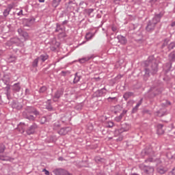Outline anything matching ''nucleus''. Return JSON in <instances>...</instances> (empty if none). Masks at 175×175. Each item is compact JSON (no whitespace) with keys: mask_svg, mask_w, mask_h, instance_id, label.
Wrapping results in <instances>:
<instances>
[{"mask_svg":"<svg viewBox=\"0 0 175 175\" xmlns=\"http://www.w3.org/2000/svg\"><path fill=\"white\" fill-rule=\"evenodd\" d=\"M107 128H113V126H114V122L112 121H108L107 122Z\"/></svg>","mask_w":175,"mask_h":175,"instance_id":"41","label":"nucleus"},{"mask_svg":"<svg viewBox=\"0 0 175 175\" xmlns=\"http://www.w3.org/2000/svg\"><path fill=\"white\" fill-rule=\"evenodd\" d=\"M133 2H135V3H137L140 2V0H133Z\"/></svg>","mask_w":175,"mask_h":175,"instance_id":"54","label":"nucleus"},{"mask_svg":"<svg viewBox=\"0 0 175 175\" xmlns=\"http://www.w3.org/2000/svg\"><path fill=\"white\" fill-rule=\"evenodd\" d=\"M143 103V98H141L140 100L137 103L136 106L133 108L132 113H135L139 109V107Z\"/></svg>","mask_w":175,"mask_h":175,"instance_id":"18","label":"nucleus"},{"mask_svg":"<svg viewBox=\"0 0 175 175\" xmlns=\"http://www.w3.org/2000/svg\"><path fill=\"white\" fill-rule=\"evenodd\" d=\"M3 83L6 84V85H9L10 83V77L8 75H5L2 79Z\"/></svg>","mask_w":175,"mask_h":175,"instance_id":"20","label":"nucleus"},{"mask_svg":"<svg viewBox=\"0 0 175 175\" xmlns=\"http://www.w3.org/2000/svg\"><path fill=\"white\" fill-rule=\"evenodd\" d=\"M94 12V9L90 8L89 10H88V14H91V13Z\"/></svg>","mask_w":175,"mask_h":175,"instance_id":"48","label":"nucleus"},{"mask_svg":"<svg viewBox=\"0 0 175 175\" xmlns=\"http://www.w3.org/2000/svg\"><path fill=\"white\" fill-rule=\"evenodd\" d=\"M6 150V146L3 144H0V154H3Z\"/></svg>","mask_w":175,"mask_h":175,"instance_id":"37","label":"nucleus"},{"mask_svg":"<svg viewBox=\"0 0 175 175\" xmlns=\"http://www.w3.org/2000/svg\"><path fill=\"white\" fill-rule=\"evenodd\" d=\"M92 58H94V55H88L85 57H83L81 59H79V62H80V64H84V63L90 61V59H92Z\"/></svg>","mask_w":175,"mask_h":175,"instance_id":"9","label":"nucleus"},{"mask_svg":"<svg viewBox=\"0 0 175 175\" xmlns=\"http://www.w3.org/2000/svg\"><path fill=\"white\" fill-rule=\"evenodd\" d=\"M22 114L24 118H26L29 121H35L36 117H38V116H40L39 111L36 110L33 107H26ZM31 114H34L36 117Z\"/></svg>","mask_w":175,"mask_h":175,"instance_id":"1","label":"nucleus"},{"mask_svg":"<svg viewBox=\"0 0 175 175\" xmlns=\"http://www.w3.org/2000/svg\"><path fill=\"white\" fill-rule=\"evenodd\" d=\"M60 96H62V91L57 90L53 96V100L56 102L55 99H59Z\"/></svg>","mask_w":175,"mask_h":175,"instance_id":"19","label":"nucleus"},{"mask_svg":"<svg viewBox=\"0 0 175 175\" xmlns=\"http://www.w3.org/2000/svg\"><path fill=\"white\" fill-rule=\"evenodd\" d=\"M42 172L45 173L46 175H50V172L46 169H44Z\"/></svg>","mask_w":175,"mask_h":175,"instance_id":"45","label":"nucleus"},{"mask_svg":"<svg viewBox=\"0 0 175 175\" xmlns=\"http://www.w3.org/2000/svg\"><path fill=\"white\" fill-rule=\"evenodd\" d=\"M18 16H23V10H21L19 12L17 13Z\"/></svg>","mask_w":175,"mask_h":175,"instance_id":"49","label":"nucleus"},{"mask_svg":"<svg viewBox=\"0 0 175 175\" xmlns=\"http://www.w3.org/2000/svg\"><path fill=\"white\" fill-rule=\"evenodd\" d=\"M131 126L129 124L125 123L122 125L121 129L119 130V132L120 133H122V132H128V130L130 129Z\"/></svg>","mask_w":175,"mask_h":175,"instance_id":"12","label":"nucleus"},{"mask_svg":"<svg viewBox=\"0 0 175 175\" xmlns=\"http://www.w3.org/2000/svg\"><path fill=\"white\" fill-rule=\"evenodd\" d=\"M145 66H150L151 73L155 75L158 72V64L154 56H150L145 62Z\"/></svg>","mask_w":175,"mask_h":175,"instance_id":"3","label":"nucleus"},{"mask_svg":"<svg viewBox=\"0 0 175 175\" xmlns=\"http://www.w3.org/2000/svg\"><path fill=\"white\" fill-rule=\"evenodd\" d=\"M38 58V59H40L42 62H44V61H46V59H49V55H47L46 53L42 54Z\"/></svg>","mask_w":175,"mask_h":175,"instance_id":"26","label":"nucleus"},{"mask_svg":"<svg viewBox=\"0 0 175 175\" xmlns=\"http://www.w3.org/2000/svg\"><path fill=\"white\" fill-rule=\"evenodd\" d=\"M59 161H64V159H62V157H59Z\"/></svg>","mask_w":175,"mask_h":175,"instance_id":"60","label":"nucleus"},{"mask_svg":"<svg viewBox=\"0 0 175 175\" xmlns=\"http://www.w3.org/2000/svg\"><path fill=\"white\" fill-rule=\"evenodd\" d=\"M152 148L150 145H146L144 149L142 151V154H151Z\"/></svg>","mask_w":175,"mask_h":175,"instance_id":"10","label":"nucleus"},{"mask_svg":"<svg viewBox=\"0 0 175 175\" xmlns=\"http://www.w3.org/2000/svg\"><path fill=\"white\" fill-rule=\"evenodd\" d=\"M59 128H61V123H59V122H55L53 124V129L54 131H57V129H59Z\"/></svg>","mask_w":175,"mask_h":175,"instance_id":"33","label":"nucleus"},{"mask_svg":"<svg viewBox=\"0 0 175 175\" xmlns=\"http://www.w3.org/2000/svg\"><path fill=\"white\" fill-rule=\"evenodd\" d=\"M12 9H13V6L8 5V7L5 10H4V11L3 12L4 17H8V16H9Z\"/></svg>","mask_w":175,"mask_h":175,"instance_id":"16","label":"nucleus"},{"mask_svg":"<svg viewBox=\"0 0 175 175\" xmlns=\"http://www.w3.org/2000/svg\"><path fill=\"white\" fill-rule=\"evenodd\" d=\"M25 95H29V89L25 90Z\"/></svg>","mask_w":175,"mask_h":175,"instance_id":"52","label":"nucleus"},{"mask_svg":"<svg viewBox=\"0 0 175 175\" xmlns=\"http://www.w3.org/2000/svg\"><path fill=\"white\" fill-rule=\"evenodd\" d=\"M62 73L64 76L66 75V71H62Z\"/></svg>","mask_w":175,"mask_h":175,"instance_id":"56","label":"nucleus"},{"mask_svg":"<svg viewBox=\"0 0 175 175\" xmlns=\"http://www.w3.org/2000/svg\"><path fill=\"white\" fill-rule=\"evenodd\" d=\"M24 125H25V124L21 122V123L18 124V128H21V126H24Z\"/></svg>","mask_w":175,"mask_h":175,"instance_id":"53","label":"nucleus"},{"mask_svg":"<svg viewBox=\"0 0 175 175\" xmlns=\"http://www.w3.org/2000/svg\"><path fill=\"white\" fill-rule=\"evenodd\" d=\"M10 59H11L10 60V62H14V61H16V57L11 56Z\"/></svg>","mask_w":175,"mask_h":175,"instance_id":"46","label":"nucleus"},{"mask_svg":"<svg viewBox=\"0 0 175 175\" xmlns=\"http://www.w3.org/2000/svg\"><path fill=\"white\" fill-rule=\"evenodd\" d=\"M0 160L1 161H9V159H8V157H4L3 155H0Z\"/></svg>","mask_w":175,"mask_h":175,"instance_id":"43","label":"nucleus"},{"mask_svg":"<svg viewBox=\"0 0 175 175\" xmlns=\"http://www.w3.org/2000/svg\"><path fill=\"white\" fill-rule=\"evenodd\" d=\"M38 64H39V58L35 59L32 63L33 68H38Z\"/></svg>","mask_w":175,"mask_h":175,"instance_id":"35","label":"nucleus"},{"mask_svg":"<svg viewBox=\"0 0 175 175\" xmlns=\"http://www.w3.org/2000/svg\"><path fill=\"white\" fill-rule=\"evenodd\" d=\"M62 31H64V29L61 27L59 23H56V29L55 32H62Z\"/></svg>","mask_w":175,"mask_h":175,"instance_id":"32","label":"nucleus"},{"mask_svg":"<svg viewBox=\"0 0 175 175\" xmlns=\"http://www.w3.org/2000/svg\"><path fill=\"white\" fill-rule=\"evenodd\" d=\"M168 59H169L170 62H174V61H175V51L171 52L168 55Z\"/></svg>","mask_w":175,"mask_h":175,"instance_id":"22","label":"nucleus"},{"mask_svg":"<svg viewBox=\"0 0 175 175\" xmlns=\"http://www.w3.org/2000/svg\"><path fill=\"white\" fill-rule=\"evenodd\" d=\"M116 38L118 40V42L120 43L121 44H126L128 42V40H126V38L121 35L118 36Z\"/></svg>","mask_w":175,"mask_h":175,"instance_id":"8","label":"nucleus"},{"mask_svg":"<svg viewBox=\"0 0 175 175\" xmlns=\"http://www.w3.org/2000/svg\"><path fill=\"white\" fill-rule=\"evenodd\" d=\"M171 27H175V21L172 23Z\"/></svg>","mask_w":175,"mask_h":175,"instance_id":"55","label":"nucleus"},{"mask_svg":"<svg viewBox=\"0 0 175 175\" xmlns=\"http://www.w3.org/2000/svg\"><path fill=\"white\" fill-rule=\"evenodd\" d=\"M0 55H2V51L0 50Z\"/></svg>","mask_w":175,"mask_h":175,"instance_id":"62","label":"nucleus"},{"mask_svg":"<svg viewBox=\"0 0 175 175\" xmlns=\"http://www.w3.org/2000/svg\"><path fill=\"white\" fill-rule=\"evenodd\" d=\"M35 23V19L28 18L23 21V27H32Z\"/></svg>","mask_w":175,"mask_h":175,"instance_id":"5","label":"nucleus"},{"mask_svg":"<svg viewBox=\"0 0 175 175\" xmlns=\"http://www.w3.org/2000/svg\"><path fill=\"white\" fill-rule=\"evenodd\" d=\"M95 161L97 162V163H99V162H103V159L100 158V157H96L95 158Z\"/></svg>","mask_w":175,"mask_h":175,"instance_id":"44","label":"nucleus"},{"mask_svg":"<svg viewBox=\"0 0 175 175\" xmlns=\"http://www.w3.org/2000/svg\"><path fill=\"white\" fill-rule=\"evenodd\" d=\"M108 102H113V100H116L117 102V97H109L107 98Z\"/></svg>","mask_w":175,"mask_h":175,"instance_id":"42","label":"nucleus"},{"mask_svg":"<svg viewBox=\"0 0 175 175\" xmlns=\"http://www.w3.org/2000/svg\"><path fill=\"white\" fill-rule=\"evenodd\" d=\"M168 50L170 51V50H173V49H175V41L170 42L167 46Z\"/></svg>","mask_w":175,"mask_h":175,"instance_id":"36","label":"nucleus"},{"mask_svg":"<svg viewBox=\"0 0 175 175\" xmlns=\"http://www.w3.org/2000/svg\"><path fill=\"white\" fill-rule=\"evenodd\" d=\"M169 175H175V168L172 170V172L169 174Z\"/></svg>","mask_w":175,"mask_h":175,"instance_id":"50","label":"nucleus"},{"mask_svg":"<svg viewBox=\"0 0 175 175\" xmlns=\"http://www.w3.org/2000/svg\"><path fill=\"white\" fill-rule=\"evenodd\" d=\"M13 108L16 109L17 110H21V109H23V105L18 103H15L13 104Z\"/></svg>","mask_w":175,"mask_h":175,"instance_id":"31","label":"nucleus"},{"mask_svg":"<svg viewBox=\"0 0 175 175\" xmlns=\"http://www.w3.org/2000/svg\"><path fill=\"white\" fill-rule=\"evenodd\" d=\"M144 170L147 174H152L154 173V167H145Z\"/></svg>","mask_w":175,"mask_h":175,"instance_id":"23","label":"nucleus"},{"mask_svg":"<svg viewBox=\"0 0 175 175\" xmlns=\"http://www.w3.org/2000/svg\"><path fill=\"white\" fill-rule=\"evenodd\" d=\"M72 131V129L69 126L68 127H63L60 129L59 131H57V133L60 135L61 136H65V135H68V132H70Z\"/></svg>","mask_w":175,"mask_h":175,"instance_id":"4","label":"nucleus"},{"mask_svg":"<svg viewBox=\"0 0 175 175\" xmlns=\"http://www.w3.org/2000/svg\"><path fill=\"white\" fill-rule=\"evenodd\" d=\"M145 74L144 75V80L146 81V80L148 79V77H150V69L145 68Z\"/></svg>","mask_w":175,"mask_h":175,"instance_id":"25","label":"nucleus"},{"mask_svg":"<svg viewBox=\"0 0 175 175\" xmlns=\"http://www.w3.org/2000/svg\"><path fill=\"white\" fill-rule=\"evenodd\" d=\"M10 43H12V44H18L20 43V39L18 38H12L10 40Z\"/></svg>","mask_w":175,"mask_h":175,"instance_id":"27","label":"nucleus"},{"mask_svg":"<svg viewBox=\"0 0 175 175\" xmlns=\"http://www.w3.org/2000/svg\"><path fill=\"white\" fill-rule=\"evenodd\" d=\"M80 79H81V76L79 75V74L77 72H76L75 74V78L73 80L74 84H77V83H79V81H80Z\"/></svg>","mask_w":175,"mask_h":175,"instance_id":"24","label":"nucleus"},{"mask_svg":"<svg viewBox=\"0 0 175 175\" xmlns=\"http://www.w3.org/2000/svg\"><path fill=\"white\" fill-rule=\"evenodd\" d=\"M38 129V125L36 124H33L29 127V129L27 130V135H33L35 133L36 129Z\"/></svg>","mask_w":175,"mask_h":175,"instance_id":"6","label":"nucleus"},{"mask_svg":"<svg viewBox=\"0 0 175 175\" xmlns=\"http://www.w3.org/2000/svg\"><path fill=\"white\" fill-rule=\"evenodd\" d=\"M113 1H114V2H117V1H120L121 0H113Z\"/></svg>","mask_w":175,"mask_h":175,"instance_id":"63","label":"nucleus"},{"mask_svg":"<svg viewBox=\"0 0 175 175\" xmlns=\"http://www.w3.org/2000/svg\"><path fill=\"white\" fill-rule=\"evenodd\" d=\"M51 120V116H43L42 118H41L40 124H46V122H50Z\"/></svg>","mask_w":175,"mask_h":175,"instance_id":"15","label":"nucleus"},{"mask_svg":"<svg viewBox=\"0 0 175 175\" xmlns=\"http://www.w3.org/2000/svg\"><path fill=\"white\" fill-rule=\"evenodd\" d=\"M21 90V86H20V83H14L12 85V90L14 92H20V90Z\"/></svg>","mask_w":175,"mask_h":175,"instance_id":"17","label":"nucleus"},{"mask_svg":"<svg viewBox=\"0 0 175 175\" xmlns=\"http://www.w3.org/2000/svg\"><path fill=\"white\" fill-rule=\"evenodd\" d=\"M56 46H57V47H59V43L57 42Z\"/></svg>","mask_w":175,"mask_h":175,"instance_id":"61","label":"nucleus"},{"mask_svg":"<svg viewBox=\"0 0 175 175\" xmlns=\"http://www.w3.org/2000/svg\"><path fill=\"white\" fill-rule=\"evenodd\" d=\"M18 33H19L20 36H23V38H24V39H28V33L23 31V29L20 28L18 29Z\"/></svg>","mask_w":175,"mask_h":175,"instance_id":"11","label":"nucleus"},{"mask_svg":"<svg viewBox=\"0 0 175 175\" xmlns=\"http://www.w3.org/2000/svg\"><path fill=\"white\" fill-rule=\"evenodd\" d=\"M157 172L160 173V174H164V173H166V172H167V169L163 167H160L157 168Z\"/></svg>","mask_w":175,"mask_h":175,"instance_id":"30","label":"nucleus"},{"mask_svg":"<svg viewBox=\"0 0 175 175\" xmlns=\"http://www.w3.org/2000/svg\"><path fill=\"white\" fill-rule=\"evenodd\" d=\"M163 14H156L153 18L148 22L147 26L146 27V29L148 32H152L154 29H155V27L157 23L161 21V18H162Z\"/></svg>","mask_w":175,"mask_h":175,"instance_id":"2","label":"nucleus"},{"mask_svg":"<svg viewBox=\"0 0 175 175\" xmlns=\"http://www.w3.org/2000/svg\"><path fill=\"white\" fill-rule=\"evenodd\" d=\"M46 109H47V110H49V111H53V106H51V100H48L46 101Z\"/></svg>","mask_w":175,"mask_h":175,"instance_id":"28","label":"nucleus"},{"mask_svg":"<svg viewBox=\"0 0 175 175\" xmlns=\"http://www.w3.org/2000/svg\"><path fill=\"white\" fill-rule=\"evenodd\" d=\"M159 113H160L159 111H158L157 112V116H159V117H162V116H163V115H159Z\"/></svg>","mask_w":175,"mask_h":175,"instance_id":"57","label":"nucleus"},{"mask_svg":"<svg viewBox=\"0 0 175 175\" xmlns=\"http://www.w3.org/2000/svg\"><path fill=\"white\" fill-rule=\"evenodd\" d=\"M0 100H1V96H0Z\"/></svg>","mask_w":175,"mask_h":175,"instance_id":"64","label":"nucleus"},{"mask_svg":"<svg viewBox=\"0 0 175 175\" xmlns=\"http://www.w3.org/2000/svg\"><path fill=\"white\" fill-rule=\"evenodd\" d=\"M5 91V95L8 98V99H10V85H7V86L4 88Z\"/></svg>","mask_w":175,"mask_h":175,"instance_id":"21","label":"nucleus"},{"mask_svg":"<svg viewBox=\"0 0 175 175\" xmlns=\"http://www.w3.org/2000/svg\"><path fill=\"white\" fill-rule=\"evenodd\" d=\"M122 114H123V116H124V114H126V110H124V111H122Z\"/></svg>","mask_w":175,"mask_h":175,"instance_id":"58","label":"nucleus"},{"mask_svg":"<svg viewBox=\"0 0 175 175\" xmlns=\"http://www.w3.org/2000/svg\"><path fill=\"white\" fill-rule=\"evenodd\" d=\"M157 128L158 135H163L165 133V130H163V124H158Z\"/></svg>","mask_w":175,"mask_h":175,"instance_id":"13","label":"nucleus"},{"mask_svg":"<svg viewBox=\"0 0 175 175\" xmlns=\"http://www.w3.org/2000/svg\"><path fill=\"white\" fill-rule=\"evenodd\" d=\"M93 36H95V33H87L85 38L87 39V40H91V39H92Z\"/></svg>","mask_w":175,"mask_h":175,"instance_id":"34","label":"nucleus"},{"mask_svg":"<svg viewBox=\"0 0 175 175\" xmlns=\"http://www.w3.org/2000/svg\"><path fill=\"white\" fill-rule=\"evenodd\" d=\"M107 90H106V88H103L100 90H98L96 92V96H97V98H99L100 96H105V95H106Z\"/></svg>","mask_w":175,"mask_h":175,"instance_id":"7","label":"nucleus"},{"mask_svg":"<svg viewBox=\"0 0 175 175\" xmlns=\"http://www.w3.org/2000/svg\"><path fill=\"white\" fill-rule=\"evenodd\" d=\"M122 117H124V113H121L119 116L116 117L115 121H116V122H120V121L122 120Z\"/></svg>","mask_w":175,"mask_h":175,"instance_id":"38","label":"nucleus"},{"mask_svg":"<svg viewBox=\"0 0 175 175\" xmlns=\"http://www.w3.org/2000/svg\"><path fill=\"white\" fill-rule=\"evenodd\" d=\"M46 141L47 142V143H53V142L55 141L54 137L53 136L48 137Z\"/></svg>","mask_w":175,"mask_h":175,"instance_id":"40","label":"nucleus"},{"mask_svg":"<svg viewBox=\"0 0 175 175\" xmlns=\"http://www.w3.org/2000/svg\"><path fill=\"white\" fill-rule=\"evenodd\" d=\"M38 1H39V2H40L41 3H44V0H38Z\"/></svg>","mask_w":175,"mask_h":175,"instance_id":"59","label":"nucleus"},{"mask_svg":"<svg viewBox=\"0 0 175 175\" xmlns=\"http://www.w3.org/2000/svg\"><path fill=\"white\" fill-rule=\"evenodd\" d=\"M69 23V21L65 20L64 21L62 22V25H66Z\"/></svg>","mask_w":175,"mask_h":175,"instance_id":"47","label":"nucleus"},{"mask_svg":"<svg viewBox=\"0 0 175 175\" xmlns=\"http://www.w3.org/2000/svg\"><path fill=\"white\" fill-rule=\"evenodd\" d=\"M135 94L132 92H125L123 95V98L124 99V100H128V99H129V98L134 96Z\"/></svg>","mask_w":175,"mask_h":175,"instance_id":"14","label":"nucleus"},{"mask_svg":"<svg viewBox=\"0 0 175 175\" xmlns=\"http://www.w3.org/2000/svg\"><path fill=\"white\" fill-rule=\"evenodd\" d=\"M62 0H53L52 1V6L53 8H57L59 6V3H61Z\"/></svg>","mask_w":175,"mask_h":175,"instance_id":"29","label":"nucleus"},{"mask_svg":"<svg viewBox=\"0 0 175 175\" xmlns=\"http://www.w3.org/2000/svg\"><path fill=\"white\" fill-rule=\"evenodd\" d=\"M111 29H112L113 32H116V31H117V27H111Z\"/></svg>","mask_w":175,"mask_h":175,"instance_id":"51","label":"nucleus"},{"mask_svg":"<svg viewBox=\"0 0 175 175\" xmlns=\"http://www.w3.org/2000/svg\"><path fill=\"white\" fill-rule=\"evenodd\" d=\"M47 91V88L46 86H42L40 88L39 92L40 94H44Z\"/></svg>","mask_w":175,"mask_h":175,"instance_id":"39","label":"nucleus"}]
</instances>
